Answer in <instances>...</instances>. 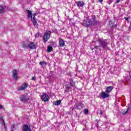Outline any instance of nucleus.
Listing matches in <instances>:
<instances>
[{
    "instance_id": "obj_6",
    "label": "nucleus",
    "mask_w": 131,
    "mask_h": 131,
    "mask_svg": "<svg viewBox=\"0 0 131 131\" xmlns=\"http://www.w3.org/2000/svg\"><path fill=\"white\" fill-rule=\"evenodd\" d=\"M28 88V83H24L23 84L20 88L18 89V91L21 92V91H24V90H26Z\"/></svg>"
},
{
    "instance_id": "obj_7",
    "label": "nucleus",
    "mask_w": 131,
    "mask_h": 131,
    "mask_svg": "<svg viewBox=\"0 0 131 131\" xmlns=\"http://www.w3.org/2000/svg\"><path fill=\"white\" fill-rule=\"evenodd\" d=\"M41 100L44 102H48L49 100V96L47 95V93H43V95L41 96Z\"/></svg>"
},
{
    "instance_id": "obj_27",
    "label": "nucleus",
    "mask_w": 131,
    "mask_h": 131,
    "mask_svg": "<svg viewBox=\"0 0 131 131\" xmlns=\"http://www.w3.org/2000/svg\"><path fill=\"white\" fill-rule=\"evenodd\" d=\"M38 36H39V33H37L35 35L36 37H38Z\"/></svg>"
},
{
    "instance_id": "obj_17",
    "label": "nucleus",
    "mask_w": 131,
    "mask_h": 131,
    "mask_svg": "<svg viewBox=\"0 0 131 131\" xmlns=\"http://www.w3.org/2000/svg\"><path fill=\"white\" fill-rule=\"evenodd\" d=\"M112 90H113V86H110L106 88L105 92H106V93H109L112 91Z\"/></svg>"
},
{
    "instance_id": "obj_18",
    "label": "nucleus",
    "mask_w": 131,
    "mask_h": 131,
    "mask_svg": "<svg viewBox=\"0 0 131 131\" xmlns=\"http://www.w3.org/2000/svg\"><path fill=\"white\" fill-rule=\"evenodd\" d=\"M71 88V86L69 84H66V90H64V93H68L69 92V90H70V88Z\"/></svg>"
},
{
    "instance_id": "obj_1",
    "label": "nucleus",
    "mask_w": 131,
    "mask_h": 131,
    "mask_svg": "<svg viewBox=\"0 0 131 131\" xmlns=\"http://www.w3.org/2000/svg\"><path fill=\"white\" fill-rule=\"evenodd\" d=\"M27 12L28 13V19H31L32 22L36 28H37L38 27V24H37V21H36V18H35V16L38 14V13H35L33 15V17H32V11L28 10H27Z\"/></svg>"
},
{
    "instance_id": "obj_22",
    "label": "nucleus",
    "mask_w": 131,
    "mask_h": 131,
    "mask_svg": "<svg viewBox=\"0 0 131 131\" xmlns=\"http://www.w3.org/2000/svg\"><path fill=\"white\" fill-rule=\"evenodd\" d=\"M52 51H53V47H52V46H49L47 49V52H48V53H50Z\"/></svg>"
},
{
    "instance_id": "obj_23",
    "label": "nucleus",
    "mask_w": 131,
    "mask_h": 131,
    "mask_svg": "<svg viewBox=\"0 0 131 131\" xmlns=\"http://www.w3.org/2000/svg\"><path fill=\"white\" fill-rule=\"evenodd\" d=\"M22 48L23 49H27V48H28V45H27V44L26 43H23L22 45Z\"/></svg>"
},
{
    "instance_id": "obj_8",
    "label": "nucleus",
    "mask_w": 131,
    "mask_h": 131,
    "mask_svg": "<svg viewBox=\"0 0 131 131\" xmlns=\"http://www.w3.org/2000/svg\"><path fill=\"white\" fill-rule=\"evenodd\" d=\"M28 48L30 50H35L36 49V45L33 42H31L28 45Z\"/></svg>"
},
{
    "instance_id": "obj_5",
    "label": "nucleus",
    "mask_w": 131,
    "mask_h": 131,
    "mask_svg": "<svg viewBox=\"0 0 131 131\" xmlns=\"http://www.w3.org/2000/svg\"><path fill=\"white\" fill-rule=\"evenodd\" d=\"M20 101L22 102H28L29 101V97H27L26 95H23L19 97Z\"/></svg>"
},
{
    "instance_id": "obj_19",
    "label": "nucleus",
    "mask_w": 131,
    "mask_h": 131,
    "mask_svg": "<svg viewBox=\"0 0 131 131\" xmlns=\"http://www.w3.org/2000/svg\"><path fill=\"white\" fill-rule=\"evenodd\" d=\"M5 12V7L2 5H0V14H3Z\"/></svg>"
},
{
    "instance_id": "obj_10",
    "label": "nucleus",
    "mask_w": 131,
    "mask_h": 131,
    "mask_svg": "<svg viewBox=\"0 0 131 131\" xmlns=\"http://www.w3.org/2000/svg\"><path fill=\"white\" fill-rule=\"evenodd\" d=\"M109 97V94L105 93L104 92H102L100 94V98H102L103 99H106V98H108Z\"/></svg>"
},
{
    "instance_id": "obj_28",
    "label": "nucleus",
    "mask_w": 131,
    "mask_h": 131,
    "mask_svg": "<svg viewBox=\"0 0 131 131\" xmlns=\"http://www.w3.org/2000/svg\"><path fill=\"white\" fill-rule=\"evenodd\" d=\"M120 2V0H117L116 2V4H118V3Z\"/></svg>"
},
{
    "instance_id": "obj_30",
    "label": "nucleus",
    "mask_w": 131,
    "mask_h": 131,
    "mask_svg": "<svg viewBox=\"0 0 131 131\" xmlns=\"http://www.w3.org/2000/svg\"><path fill=\"white\" fill-rule=\"evenodd\" d=\"M104 0H98V2H99V3H103V1Z\"/></svg>"
},
{
    "instance_id": "obj_32",
    "label": "nucleus",
    "mask_w": 131,
    "mask_h": 131,
    "mask_svg": "<svg viewBox=\"0 0 131 131\" xmlns=\"http://www.w3.org/2000/svg\"><path fill=\"white\" fill-rule=\"evenodd\" d=\"M129 75L130 78H131V71L129 72Z\"/></svg>"
},
{
    "instance_id": "obj_11",
    "label": "nucleus",
    "mask_w": 131,
    "mask_h": 131,
    "mask_svg": "<svg viewBox=\"0 0 131 131\" xmlns=\"http://www.w3.org/2000/svg\"><path fill=\"white\" fill-rule=\"evenodd\" d=\"M12 79L14 80H17V70H16L12 71Z\"/></svg>"
},
{
    "instance_id": "obj_21",
    "label": "nucleus",
    "mask_w": 131,
    "mask_h": 131,
    "mask_svg": "<svg viewBox=\"0 0 131 131\" xmlns=\"http://www.w3.org/2000/svg\"><path fill=\"white\" fill-rule=\"evenodd\" d=\"M0 121L2 122V124H3L5 128H6V123H5V121L2 117H0Z\"/></svg>"
},
{
    "instance_id": "obj_12",
    "label": "nucleus",
    "mask_w": 131,
    "mask_h": 131,
    "mask_svg": "<svg viewBox=\"0 0 131 131\" xmlns=\"http://www.w3.org/2000/svg\"><path fill=\"white\" fill-rule=\"evenodd\" d=\"M59 46L61 47H65V41L61 38L59 39Z\"/></svg>"
},
{
    "instance_id": "obj_13",
    "label": "nucleus",
    "mask_w": 131,
    "mask_h": 131,
    "mask_svg": "<svg viewBox=\"0 0 131 131\" xmlns=\"http://www.w3.org/2000/svg\"><path fill=\"white\" fill-rule=\"evenodd\" d=\"M23 131H31V129L30 127L28 126V125H24L23 126Z\"/></svg>"
},
{
    "instance_id": "obj_24",
    "label": "nucleus",
    "mask_w": 131,
    "mask_h": 131,
    "mask_svg": "<svg viewBox=\"0 0 131 131\" xmlns=\"http://www.w3.org/2000/svg\"><path fill=\"white\" fill-rule=\"evenodd\" d=\"M129 109V106H128L127 107L126 111L123 113V115H125V114H127V112H128V110Z\"/></svg>"
},
{
    "instance_id": "obj_26",
    "label": "nucleus",
    "mask_w": 131,
    "mask_h": 131,
    "mask_svg": "<svg viewBox=\"0 0 131 131\" xmlns=\"http://www.w3.org/2000/svg\"><path fill=\"white\" fill-rule=\"evenodd\" d=\"M32 80H36V77L35 76H34L32 78Z\"/></svg>"
},
{
    "instance_id": "obj_25",
    "label": "nucleus",
    "mask_w": 131,
    "mask_h": 131,
    "mask_svg": "<svg viewBox=\"0 0 131 131\" xmlns=\"http://www.w3.org/2000/svg\"><path fill=\"white\" fill-rule=\"evenodd\" d=\"M88 113H89V110L87 109H85L84 110V114H88Z\"/></svg>"
},
{
    "instance_id": "obj_34",
    "label": "nucleus",
    "mask_w": 131,
    "mask_h": 131,
    "mask_svg": "<svg viewBox=\"0 0 131 131\" xmlns=\"http://www.w3.org/2000/svg\"><path fill=\"white\" fill-rule=\"evenodd\" d=\"M1 109H3V105H0V110H1Z\"/></svg>"
},
{
    "instance_id": "obj_15",
    "label": "nucleus",
    "mask_w": 131,
    "mask_h": 131,
    "mask_svg": "<svg viewBox=\"0 0 131 131\" xmlns=\"http://www.w3.org/2000/svg\"><path fill=\"white\" fill-rule=\"evenodd\" d=\"M76 108L78 110H80L83 108V104L80 103L77 105Z\"/></svg>"
},
{
    "instance_id": "obj_16",
    "label": "nucleus",
    "mask_w": 131,
    "mask_h": 131,
    "mask_svg": "<svg viewBox=\"0 0 131 131\" xmlns=\"http://www.w3.org/2000/svg\"><path fill=\"white\" fill-rule=\"evenodd\" d=\"M70 84L71 88H74L75 86V82L73 81V79H70Z\"/></svg>"
},
{
    "instance_id": "obj_2",
    "label": "nucleus",
    "mask_w": 131,
    "mask_h": 131,
    "mask_svg": "<svg viewBox=\"0 0 131 131\" xmlns=\"http://www.w3.org/2000/svg\"><path fill=\"white\" fill-rule=\"evenodd\" d=\"M98 42L99 43V47H101L103 49H105L107 47V45H109V42L107 41V40H102L100 38H98L97 40Z\"/></svg>"
},
{
    "instance_id": "obj_20",
    "label": "nucleus",
    "mask_w": 131,
    "mask_h": 131,
    "mask_svg": "<svg viewBox=\"0 0 131 131\" xmlns=\"http://www.w3.org/2000/svg\"><path fill=\"white\" fill-rule=\"evenodd\" d=\"M53 104L55 106H58V105H60L61 104V100H57L56 101H54L53 102Z\"/></svg>"
},
{
    "instance_id": "obj_4",
    "label": "nucleus",
    "mask_w": 131,
    "mask_h": 131,
    "mask_svg": "<svg viewBox=\"0 0 131 131\" xmlns=\"http://www.w3.org/2000/svg\"><path fill=\"white\" fill-rule=\"evenodd\" d=\"M90 22V25H96L98 24V22L96 20V16L93 15L91 19H89Z\"/></svg>"
},
{
    "instance_id": "obj_33",
    "label": "nucleus",
    "mask_w": 131,
    "mask_h": 131,
    "mask_svg": "<svg viewBox=\"0 0 131 131\" xmlns=\"http://www.w3.org/2000/svg\"><path fill=\"white\" fill-rule=\"evenodd\" d=\"M100 115H103V112L100 111Z\"/></svg>"
},
{
    "instance_id": "obj_29",
    "label": "nucleus",
    "mask_w": 131,
    "mask_h": 131,
    "mask_svg": "<svg viewBox=\"0 0 131 131\" xmlns=\"http://www.w3.org/2000/svg\"><path fill=\"white\" fill-rule=\"evenodd\" d=\"M124 19L126 21H128V17H124Z\"/></svg>"
},
{
    "instance_id": "obj_14",
    "label": "nucleus",
    "mask_w": 131,
    "mask_h": 131,
    "mask_svg": "<svg viewBox=\"0 0 131 131\" xmlns=\"http://www.w3.org/2000/svg\"><path fill=\"white\" fill-rule=\"evenodd\" d=\"M77 7H79V8L83 7V6H84V3H83L82 1H79L77 3Z\"/></svg>"
},
{
    "instance_id": "obj_3",
    "label": "nucleus",
    "mask_w": 131,
    "mask_h": 131,
    "mask_svg": "<svg viewBox=\"0 0 131 131\" xmlns=\"http://www.w3.org/2000/svg\"><path fill=\"white\" fill-rule=\"evenodd\" d=\"M51 33L52 32H51V31H47L46 32H45L42 38L44 43H46L47 41L49 40L50 37H51Z\"/></svg>"
},
{
    "instance_id": "obj_9",
    "label": "nucleus",
    "mask_w": 131,
    "mask_h": 131,
    "mask_svg": "<svg viewBox=\"0 0 131 131\" xmlns=\"http://www.w3.org/2000/svg\"><path fill=\"white\" fill-rule=\"evenodd\" d=\"M90 25H91V24L89 18H87L86 20L83 21V26H85V27H88V26H90Z\"/></svg>"
},
{
    "instance_id": "obj_35",
    "label": "nucleus",
    "mask_w": 131,
    "mask_h": 131,
    "mask_svg": "<svg viewBox=\"0 0 131 131\" xmlns=\"http://www.w3.org/2000/svg\"><path fill=\"white\" fill-rule=\"evenodd\" d=\"M95 49H98L99 48V46H95Z\"/></svg>"
},
{
    "instance_id": "obj_31",
    "label": "nucleus",
    "mask_w": 131,
    "mask_h": 131,
    "mask_svg": "<svg viewBox=\"0 0 131 131\" xmlns=\"http://www.w3.org/2000/svg\"><path fill=\"white\" fill-rule=\"evenodd\" d=\"M43 62H40L39 64L40 65H43Z\"/></svg>"
}]
</instances>
